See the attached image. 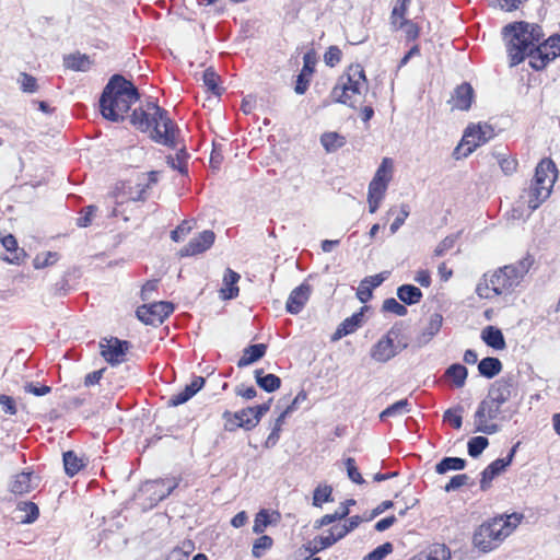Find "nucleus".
<instances>
[{"label":"nucleus","mask_w":560,"mask_h":560,"mask_svg":"<svg viewBox=\"0 0 560 560\" xmlns=\"http://www.w3.org/2000/svg\"><path fill=\"white\" fill-rule=\"evenodd\" d=\"M240 279L241 276L236 271L231 268H226L223 276L224 288L220 291L223 300H233L238 296L240 289L237 287V282Z\"/></svg>","instance_id":"26"},{"label":"nucleus","mask_w":560,"mask_h":560,"mask_svg":"<svg viewBox=\"0 0 560 560\" xmlns=\"http://www.w3.org/2000/svg\"><path fill=\"white\" fill-rule=\"evenodd\" d=\"M529 66L535 71L544 70L549 62L560 57V34H552L534 49Z\"/></svg>","instance_id":"7"},{"label":"nucleus","mask_w":560,"mask_h":560,"mask_svg":"<svg viewBox=\"0 0 560 560\" xmlns=\"http://www.w3.org/2000/svg\"><path fill=\"white\" fill-rule=\"evenodd\" d=\"M467 465L466 459L460 457H443L436 465L435 471L444 475L450 470H463Z\"/></svg>","instance_id":"43"},{"label":"nucleus","mask_w":560,"mask_h":560,"mask_svg":"<svg viewBox=\"0 0 560 560\" xmlns=\"http://www.w3.org/2000/svg\"><path fill=\"white\" fill-rule=\"evenodd\" d=\"M129 122L139 131L147 132L154 128V122L151 119V114L144 110L143 106L137 107L129 116Z\"/></svg>","instance_id":"30"},{"label":"nucleus","mask_w":560,"mask_h":560,"mask_svg":"<svg viewBox=\"0 0 560 560\" xmlns=\"http://www.w3.org/2000/svg\"><path fill=\"white\" fill-rule=\"evenodd\" d=\"M369 310V306H362L358 312L353 313L350 317L343 319L336 331L334 332L331 340L336 341L357 331L363 324L364 312Z\"/></svg>","instance_id":"17"},{"label":"nucleus","mask_w":560,"mask_h":560,"mask_svg":"<svg viewBox=\"0 0 560 560\" xmlns=\"http://www.w3.org/2000/svg\"><path fill=\"white\" fill-rule=\"evenodd\" d=\"M481 340L494 350H503L506 347L502 330L495 326H487L481 331Z\"/></svg>","instance_id":"25"},{"label":"nucleus","mask_w":560,"mask_h":560,"mask_svg":"<svg viewBox=\"0 0 560 560\" xmlns=\"http://www.w3.org/2000/svg\"><path fill=\"white\" fill-rule=\"evenodd\" d=\"M144 110L151 114V119L154 122V128L150 132V139L155 143L176 149L179 128L168 116V112L161 107L152 97L147 100Z\"/></svg>","instance_id":"5"},{"label":"nucleus","mask_w":560,"mask_h":560,"mask_svg":"<svg viewBox=\"0 0 560 560\" xmlns=\"http://www.w3.org/2000/svg\"><path fill=\"white\" fill-rule=\"evenodd\" d=\"M495 132L491 125L488 124H470L464 131L460 143L454 149L453 156L456 160L467 158L478 147L487 143L494 138Z\"/></svg>","instance_id":"6"},{"label":"nucleus","mask_w":560,"mask_h":560,"mask_svg":"<svg viewBox=\"0 0 560 560\" xmlns=\"http://www.w3.org/2000/svg\"><path fill=\"white\" fill-rule=\"evenodd\" d=\"M256 384L267 393H273L281 386V378L272 373L264 374L262 369H257L254 372Z\"/></svg>","instance_id":"31"},{"label":"nucleus","mask_w":560,"mask_h":560,"mask_svg":"<svg viewBox=\"0 0 560 560\" xmlns=\"http://www.w3.org/2000/svg\"><path fill=\"white\" fill-rule=\"evenodd\" d=\"M502 36L506 42V51L510 58V66L515 67L526 58L532 60V51L544 43L545 33L537 23L515 21L502 28Z\"/></svg>","instance_id":"2"},{"label":"nucleus","mask_w":560,"mask_h":560,"mask_svg":"<svg viewBox=\"0 0 560 560\" xmlns=\"http://www.w3.org/2000/svg\"><path fill=\"white\" fill-rule=\"evenodd\" d=\"M273 539L268 535H262L257 538L253 544L252 555L255 558H260L265 550L272 547Z\"/></svg>","instance_id":"56"},{"label":"nucleus","mask_w":560,"mask_h":560,"mask_svg":"<svg viewBox=\"0 0 560 560\" xmlns=\"http://www.w3.org/2000/svg\"><path fill=\"white\" fill-rule=\"evenodd\" d=\"M354 504H355L354 499H348V500L341 502L339 508L332 514H326L322 518L317 520L314 524V527L316 529H318V528L329 525L336 521H341V520L346 518L350 513L349 506L354 505Z\"/></svg>","instance_id":"29"},{"label":"nucleus","mask_w":560,"mask_h":560,"mask_svg":"<svg viewBox=\"0 0 560 560\" xmlns=\"http://www.w3.org/2000/svg\"><path fill=\"white\" fill-rule=\"evenodd\" d=\"M97 211V207L94 205L86 206L82 209V215L77 219V225L80 228H86L92 223V218Z\"/></svg>","instance_id":"64"},{"label":"nucleus","mask_w":560,"mask_h":560,"mask_svg":"<svg viewBox=\"0 0 560 560\" xmlns=\"http://www.w3.org/2000/svg\"><path fill=\"white\" fill-rule=\"evenodd\" d=\"M267 352V345L265 343H254L249 345L243 350V355L237 361L238 368H245L248 366L257 361H259L261 358L265 357Z\"/></svg>","instance_id":"28"},{"label":"nucleus","mask_w":560,"mask_h":560,"mask_svg":"<svg viewBox=\"0 0 560 560\" xmlns=\"http://www.w3.org/2000/svg\"><path fill=\"white\" fill-rule=\"evenodd\" d=\"M92 61L89 56L82 54H70L63 57V66L73 71L85 72L90 70Z\"/></svg>","instance_id":"39"},{"label":"nucleus","mask_w":560,"mask_h":560,"mask_svg":"<svg viewBox=\"0 0 560 560\" xmlns=\"http://www.w3.org/2000/svg\"><path fill=\"white\" fill-rule=\"evenodd\" d=\"M556 183V175L551 176V179L549 180V184L544 185H537L535 182L532 180V184L528 188V200L527 206L530 209V211H535L539 208V206L549 198L552 187Z\"/></svg>","instance_id":"18"},{"label":"nucleus","mask_w":560,"mask_h":560,"mask_svg":"<svg viewBox=\"0 0 560 560\" xmlns=\"http://www.w3.org/2000/svg\"><path fill=\"white\" fill-rule=\"evenodd\" d=\"M409 406L408 399H400L388 407H386L381 413H380V420L384 421L385 419L389 417H395L397 415H400L402 412H409V409L407 407Z\"/></svg>","instance_id":"49"},{"label":"nucleus","mask_w":560,"mask_h":560,"mask_svg":"<svg viewBox=\"0 0 560 560\" xmlns=\"http://www.w3.org/2000/svg\"><path fill=\"white\" fill-rule=\"evenodd\" d=\"M189 156L185 145H183L176 153L177 163H175L172 155L167 156V163L173 170H177L180 174L186 175L188 174L187 160Z\"/></svg>","instance_id":"46"},{"label":"nucleus","mask_w":560,"mask_h":560,"mask_svg":"<svg viewBox=\"0 0 560 560\" xmlns=\"http://www.w3.org/2000/svg\"><path fill=\"white\" fill-rule=\"evenodd\" d=\"M443 324V316L440 313H433L423 327L421 332L417 336L416 342L419 347L429 343L440 331Z\"/></svg>","instance_id":"22"},{"label":"nucleus","mask_w":560,"mask_h":560,"mask_svg":"<svg viewBox=\"0 0 560 560\" xmlns=\"http://www.w3.org/2000/svg\"><path fill=\"white\" fill-rule=\"evenodd\" d=\"M388 271H383L374 276L365 277L358 290L357 298L361 303L369 302L373 296V290L380 287L388 277Z\"/></svg>","instance_id":"21"},{"label":"nucleus","mask_w":560,"mask_h":560,"mask_svg":"<svg viewBox=\"0 0 560 560\" xmlns=\"http://www.w3.org/2000/svg\"><path fill=\"white\" fill-rule=\"evenodd\" d=\"M203 84L215 96H221L224 89L219 85L220 75L212 67L207 68L202 74Z\"/></svg>","instance_id":"44"},{"label":"nucleus","mask_w":560,"mask_h":560,"mask_svg":"<svg viewBox=\"0 0 560 560\" xmlns=\"http://www.w3.org/2000/svg\"><path fill=\"white\" fill-rule=\"evenodd\" d=\"M488 445L489 440L483 435L470 438L467 443L468 455L472 458H478L488 447Z\"/></svg>","instance_id":"45"},{"label":"nucleus","mask_w":560,"mask_h":560,"mask_svg":"<svg viewBox=\"0 0 560 560\" xmlns=\"http://www.w3.org/2000/svg\"><path fill=\"white\" fill-rule=\"evenodd\" d=\"M320 143L327 153H332L342 148L347 140L338 132L329 131L320 136Z\"/></svg>","instance_id":"42"},{"label":"nucleus","mask_w":560,"mask_h":560,"mask_svg":"<svg viewBox=\"0 0 560 560\" xmlns=\"http://www.w3.org/2000/svg\"><path fill=\"white\" fill-rule=\"evenodd\" d=\"M131 347L130 341L117 337L104 338L100 341L101 355L112 366L122 363Z\"/></svg>","instance_id":"10"},{"label":"nucleus","mask_w":560,"mask_h":560,"mask_svg":"<svg viewBox=\"0 0 560 560\" xmlns=\"http://www.w3.org/2000/svg\"><path fill=\"white\" fill-rule=\"evenodd\" d=\"M506 468L508 467L504 465L503 460H500L499 458L490 463L480 474V490H489L491 488L492 480L503 474Z\"/></svg>","instance_id":"24"},{"label":"nucleus","mask_w":560,"mask_h":560,"mask_svg":"<svg viewBox=\"0 0 560 560\" xmlns=\"http://www.w3.org/2000/svg\"><path fill=\"white\" fill-rule=\"evenodd\" d=\"M552 175H556V178L558 177L556 163L551 159L545 158L536 166L533 182L537 185L546 186L549 184Z\"/></svg>","instance_id":"23"},{"label":"nucleus","mask_w":560,"mask_h":560,"mask_svg":"<svg viewBox=\"0 0 560 560\" xmlns=\"http://www.w3.org/2000/svg\"><path fill=\"white\" fill-rule=\"evenodd\" d=\"M494 156L497 158L500 168L502 170L504 175L510 176L516 171L518 164L516 159L506 158L504 154L501 153H494Z\"/></svg>","instance_id":"60"},{"label":"nucleus","mask_w":560,"mask_h":560,"mask_svg":"<svg viewBox=\"0 0 560 560\" xmlns=\"http://www.w3.org/2000/svg\"><path fill=\"white\" fill-rule=\"evenodd\" d=\"M345 466H346V470H347V476L352 482H354L357 485L365 483L364 478L362 477V475L360 474V471L358 469L354 458H352V457L346 458Z\"/></svg>","instance_id":"55"},{"label":"nucleus","mask_w":560,"mask_h":560,"mask_svg":"<svg viewBox=\"0 0 560 560\" xmlns=\"http://www.w3.org/2000/svg\"><path fill=\"white\" fill-rule=\"evenodd\" d=\"M19 510L26 512V515L22 520L23 524H32L34 523L38 516H39V509L37 504L31 501L21 502L18 505Z\"/></svg>","instance_id":"51"},{"label":"nucleus","mask_w":560,"mask_h":560,"mask_svg":"<svg viewBox=\"0 0 560 560\" xmlns=\"http://www.w3.org/2000/svg\"><path fill=\"white\" fill-rule=\"evenodd\" d=\"M58 259V254L55 252H47L44 255H37L33 260L35 269H42L52 265Z\"/></svg>","instance_id":"62"},{"label":"nucleus","mask_w":560,"mask_h":560,"mask_svg":"<svg viewBox=\"0 0 560 560\" xmlns=\"http://www.w3.org/2000/svg\"><path fill=\"white\" fill-rule=\"evenodd\" d=\"M1 244L3 247L11 253L10 257H4L3 259L10 264L20 265L24 261L26 257V253L23 248H20L18 245V241L14 235L8 234L1 238Z\"/></svg>","instance_id":"27"},{"label":"nucleus","mask_w":560,"mask_h":560,"mask_svg":"<svg viewBox=\"0 0 560 560\" xmlns=\"http://www.w3.org/2000/svg\"><path fill=\"white\" fill-rule=\"evenodd\" d=\"M332 487L329 485H319L313 492V505L322 508L324 503L332 502Z\"/></svg>","instance_id":"47"},{"label":"nucleus","mask_w":560,"mask_h":560,"mask_svg":"<svg viewBox=\"0 0 560 560\" xmlns=\"http://www.w3.org/2000/svg\"><path fill=\"white\" fill-rule=\"evenodd\" d=\"M32 471H22L13 476L9 483V490L13 494L22 495L32 489Z\"/></svg>","instance_id":"32"},{"label":"nucleus","mask_w":560,"mask_h":560,"mask_svg":"<svg viewBox=\"0 0 560 560\" xmlns=\"http://www.w3.org/2000/svg\"><path fill=\"white\" fill-rule=\"evenodd\" d=\"M517 393V374L506 373L499 380L494 381L488 390L487 398L489 401L503 406L512 396Z\"/></svg>","instance_id":"9"},{"label":"nucleus","mask_w":560,"mask_h":560,"mask_svg":"<svg viewBox=\"0 0 560 560\" xmlns=\"http://www.w3.org/2000/svg\"><path fill=\"white\" fill-rule=\"evenodd\" d=\"M342 57V52L338 46H329L326 52L324 54V62L328 67H335L340 62Z\"/></svg>","instance_id":"63"},{"label":"nucleus","mask_w":560,"mask_h":560,"mask_svg":"<svg viewBox=\"0 0 560 560\" xmlns=\"http://www.w3.org/2000/svg\"><path fill=\"white\" fill-rule=\"evenodd\" d=\"M468 369L460 363L451 364L444 372V377L453 383L456 388H462L467 380Z\"/></svg>","instance_id":"35"},{"label":"nucleus","mask_w":560,"mask_h":560,"mask_svg":"<svg viewBox=\"0 0 560 560\" xmlns=\"http://www.w3.org/2000/svg\"><path fill=\"white\" fill-rule=\"evenodd\" d=\"M312 288L306 282H303L293 289L288 298L285 311L292 315L299 314L310 299Z\"/></svg>","instance_id":"16"},{"label":"nucleus","mask_w":560,"mask_h":560,"mask_svg":"<svg viewBox=\"0 0 560 560\" xmlns=\"http://www.w3.org/2000/svg\"><path fill=\"white\" fill-rule=\"evenodd\" d=\"M250 411H252L250 407L243 408L235 412L225 410L222 413V417H234V419H236V421H237V423H236L237 428H242L245 431H250L257 427L253 416L250 415Z\"/></svg>","instance_id":"36"},{"label":"nucleus","mask_w":560,"mask_h":560,"mask_svg":"<svg viewBox=\"0 0 560 560\" xmlns=\"http://www.w3.org/2000/svg\"><path fill=\"white\" fill-rule=\"evenodd\" d=\"M405 348H407V343H404L401 347L396 346L389 338L382 337L371 348L370 354L374 361L378 363H386Z\"/></svg>","instance_id":"15"},{"label":"nucleus","mask_w":560,"mask_h":560,"mask_svg":"<svg viewBox=\"0 0 560 560\" xmlns=\"http://www.w3.org/2000/svg\"><path fill=\"white\" fill-rule=\"evenodd\" d=\"M215 240V234L211 230H205L200 232L196 237L191 238L187 245H185L179 254L182 257L195 256L209 249Z\"/></svg>","instance_id":"14"},{"label":"nucleus","mask_w":560,"mask_h":560,"mask_svg":"<svg viewBox=\"0 0 560 560\" xmlns=\"http://www.w3.org/2000/svg\"><path fill=\"white\" fill-rule=\"evenodd\" d=\"M158 179H159V172H156V171L149 172L148 173V183H145V184L139 183L138 184V187H140L139 190L137 191V194L135 196H131L130 198L133 201H144L147 188H149L150 185L155 184L158 182Z\"/></svg>","instance_id":"57"},{"label":"nucleus","mask_w":560,"mask_h":560,"mask_svg":"<svg viewBox=\"0 0 560 560\" xmlns=\"http://www.w3.org/2000/svg\"><path fill=\"white\" fill-rule=\"evenodd\" d=\"M534 261V257L527 254L514 264L498 268L489 276V282L493 293L495 295L512 293L523 281Z\"/></svg>","instance_id":"4"},{"label":"nucleus","mask_w":560,"mask_h":560,"mask_svg":"<svg viewBox=\"0 0 560 560\" xmlns=\"http://www.w3.org/2000/svg\"><path fill=\"white\" fill-rule=\"evenodd\" d=\"M398 28L404 30L407 42L416 40L420 33V27L411 20L402 19Z\"/></svg>","instance_id":"59"},{"label":"nucleus","mask_w":560,"mask_h":560,"mask_svg":"<svg viewBox=\"0 0 560 560\" xmlns=\"http://www.w3.org/2000/svg\"><path fill=\"white\" fill-rule=\"evenodd\" d=\"M393 550H394L393 544L389 541H386V542L377 546L371 552H369L362 560H383L388 555H390L393 552Z\"/></svg>","instance_id":"54"},{"label":"nucleus","mask_w":560,"mask_h":560,"mask_svg":"<svg viewBox=\"0 0 560 560\" xmlns=\"http://www.w3.org/2000/svg\"><path fill=\"white\" fill-rule=\"evenodd\" d=\"M317 62L316 52L311 49L303 56V68L296 77L294 92L299 95L305 94L310 86L311 77L315 72Z\"/></svg>","instance_id":"13"},{"label":"nucleus","mask_w":560,"mask_h":560,"mask_svg":"<svg viewBox=\"0 0 560 560\" xmlns=\"http://www.w3.org/2000/svg\"><path fill=\"white\" fill-rule=\"evenodd\" d=\"M382 312L393 313L397 316H406L408 310L405 304L399 303L396 299L388 298L383 302Z\"/></svg>","instance_id":"53"},{"label":"nucleus","mask_w":560,"mask_h":560,"mask_svg":"<svg viewBox=\"0 0 560 560\" xmlns=\"http://www.w3.org/2000/svg\"><path fill=\"white\" fill-rule=\"evenodd\" d=\"M342 75H345L343 86L347 88V93L353 96L355 94L361 95L363 89L368 91V79L361 65H350Z\"/></svg>","instance_id":"12"},{"label":"nucleus","mask_w":560,"mask_h":560,"mask_svg":"<svg viewBox=\"0 0 560 560\" xmlns=\"http://www.w3.org/2000/svg\"><path fill=\"white\" fill-rule=\"evenodd\" d=\"M390 170H392L390 159L384 158L371 182H376L378 184L383 183L384 185L388 186V183L390 180V175H388V172H390Z\"/></svg>","instance_id":"52"},{"label":"nucleus","mask_w":560,"mask_h":560,"mask_svg":"<svg viewBox=\"0 0 560 560\" xmlns=\"http://www.w3.org/2000/svg\"><path fill=\"white\" fill-rule=\"evenodd\" d=\"M175 310V305L168 301L142 304L137 307L136 316L144 325H161Z\"/></svg>","instance_id":"8"},{"label":"nucleus","mask_w":560,"mask_h":560,"mask_svg":"<svg viewBox=\"0 0 560 560\" xmlns=\"http://www.w3.org/2000/svg\"><path fill=\"white\" fill-rule=\"evenodd\" d=\"M474 97L475 91L471 84L463 82L454 89L450 102L453 103V109L468 110L471 107Z\"/></svg>","instance_id":"19"},{"label":"nucleus","mask_w":560,"mask_h":560,"mask_svg":"<svg viewBox=\"0 0 560 560\" xmlns=\"http://www.w3.org/2000/svg\"><path fill=\"white\" fill-rule=\"evenodd\" d=\"M179 485V479L165 478L149 480L143 486V491L149 493L150 506H155L166 499Z\"/></svg>","instance_id":"11"},{"label":"nucleus","mask_w":560,"mask_h":560,"mask_svg":"<svg viewBox=\"0 0 560 560\" xmlns=\"http://www.w3.org/2000/svg\"><path fill=\"white\" fill-rule=\"evenodd\" d=\"M19 83L21 84V90L24 93H35L38 91L36 78L26 72H21Z\"/></svg>","instance_id":"61"},{"label":"nucleus","mask_w":560,"mask_h":560,"mask_svg":"<svg viewBox=\"0 0 560 560\" xmlns=\"http://www.w3.org/2000/svg\"><path fill=\"white\" fill-rule=\"evenodd\" d=\"M523 514L512 513L503 516H497L489 522L482 523L474 533L472 544L482 552L493 550L517 527L523 518Z\"/></svg>","instance_id":"3"},{"label":"nucleus","mask_w":560,"mask_h":560,"mask_svg":"<svg viewBox=\"0 0 560 560\" xmlns=\"http://www.w3.org/2000/svg\"><path fill=\"white\" fill-rule=\"evenodd\" d=\"M140 97L138 88L131 81L120 73H115L109 78L100 96V112L106 120L124 121L125 114Z\"/></svg>","instance_id":"1"},{"label":"nucleus","mask_w":560,"mask_h":560,"mask_svg":"<svg viewBox=\"0 0 560 560\" xmlns=\"http://www.w3.org/2000/svg\"><path fill=\"white\" fill-rule=\"evenodd\" d=\"M345 75H340L338 82L330 92V97L334 103H340L351 108H357V100L350 93H347V88L343 86Z\"/></svg>","instance_id":"33"},{"label":"nucleus","mask_w":560,"mask_h":560,"mask_svg":"<svg viewBox=\"0 0 560 560\" xmlns=\"http://www.w3.org/2000/svg\"><path fill=\"white\" fill-rule=\"evenodd\" d=\"M287 417H288L287 415L281 412L275 420L273 425L271 428V432L264 443V446L266 448H271L278 443V441L280 439V432L282 430V425H283Z\"/></svg>","instance_id":"48"},{"label":"nucleus","mask_w":560,"mask_h":560,"mask_svg":"<svg viewBox=\"0 0 560 560\" xmlns=\"http://www.w3.org/2000/svg\"><path fill=\"white\" fill-rule=\"evenodd\" d=\"M271 524V518L268 510H260L254 521L253 532L255 534H262L265 532V528Z\"/></svg>","instance_id":"58"},{"label":"nucleus","mask_w":560,"mask_h":560,"mask_svg":"<svg viewBox=\"0 0 560 560\" xmlns=\"http://www.w3.org/2000/svg\"><path fill=\"white\" fill-rule=\"evenodd\" d=\"M502 371V362L494 357H486L478 363V372L486 378H493Z\"/></svg>","instance_id":"37"},{"label":"nucleus","mask_w":560,"mask_h":560,"mask_svg":"<svg viewBox=\"0 0 560 560\" xmlns=\"http://www.w3.org/2000/svg\"><path fill=\"white\" fill-rule=\"evenodd\" d=\"M65 472L69 477H73L85 467L82 457H79L74 451H67L62 454Z\"/></svg>","instance_id":"38"},{"label":"nucleus","mask_w":560,"mask_h":560,"mask_svg":"<svg viewBox=\"0 0 560 560\" xmlns=\"http://www.w3.org/2000/svg\"><path fill=\"white\" fill-rule=\"evenodd\" d=\"M206 378L202 376H195L189 384H187L184 389L179 393L172 395L167 400L168 407H177L187 402L190 398H192L205 385Z\"/></svg>","instance_id":"20"},{"label":"nucleus","mask_w":560,"mask_h":560,"mask_svg":"<svg viewBox=\"0 0 560 560\" xmlns=\"http://www.w3.org/2000/svg\"><path fill=\"white\" fill-rule=\"evenodd\" d=\"M501 407L502 406H500L495 402L491 404L489 401V399L486 397L479 402L474 418L475 419L494 420L499 417V415L501 412Z\"/></svg>","instance_id":"40"},{"label":"nucleus","mask_w":560,"mask_h":560,"mask_svg":"<svg viewBox=\"0 0 560 560\" xmlns=\"http://www.w3.org/2000/svg\"><path fill=\"white\" fill-rule=\"evenodd\" d=\"M397 298L405 305H413L421 301L423 293L413 284H401L396 290Z\"/></svg>","instance_id":"34"},{"label":"nucleus","mask_w":560,"mask_h":560,"mask_svg":"<svg viewBox=\"0 0 560 560\" xmlns=\"http://www.w3.org/2000/svg\"><path fill=\"white\" fill-rule=\"evenodd\" d=\"M346 537L340 529V526H332L329 529V535L327 536H318L315 538L316 541L319 542V547L315 546L313 549H310L312 553H317L320 550L327 549L335 545L338 540Z\"/></svg>","instance_id":"41"},{"label":"nucleus","mask_w":560,"mask_h":560,"mask_svg":"<svg viewBox=\"0 0 560 560\" xmlns=\"http://www.w3.org/2000/svg\"><path fill=\"white\" fill-rule=\"evenodd\" d=\"M464 411L463 406L458 405L455 408H450L444 411L443 420L446 422H450V424L458 430L462 428L463 424V417L462 412Z\"/></svg>","instance_id":"50"}]
</instances>
